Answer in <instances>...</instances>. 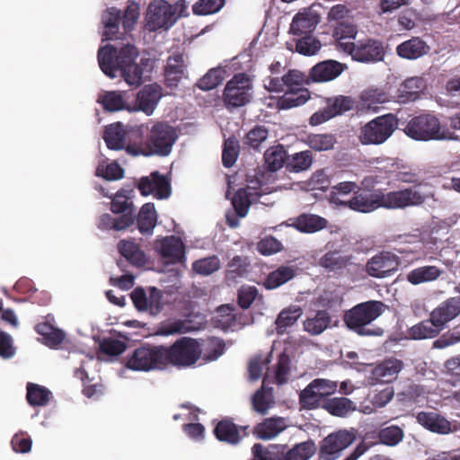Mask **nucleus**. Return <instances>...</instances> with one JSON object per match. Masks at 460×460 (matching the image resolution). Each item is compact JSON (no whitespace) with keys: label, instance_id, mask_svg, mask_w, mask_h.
<instances>
[{"label":"nucleus","instance_id":"nucleus-39","mask_svg":"<svg viewBox=\"0 0 460 460\" xmlns=\"http://www.w3.org/2000/svg\"><path fill=\"white\" fill-rule=\"evenodd\" d=\"M316 452V446L312 440L298 443L286 453L281 452V460H309Z\"/></svg>","mask_w":460,"mask_h":460},{"label":"nucleus","instance_id":"nucleus-52","mask_svg":"<svg viewBox=\"0 0 460 460\" xmlns=\"http://www.w3.org/2000/svg\"><path fill=\"white\" fill-rule=\"evenodd\" d=\"M403 430L396 425L381 429L377 433L379 442L388 447L398 445L403 439Z\"/></svg>","mask_w":460,"mask_h":460},{"label":"nucleus","instance_id":"nucleus-59","mask_svg":"<svg viewBox=\"0 0 460 460\" xmlns=\"http://www.w3.org/2000/svg\"><path fill=\"white\" fill-rule=\"evenodd\" d=\"M269 135V131L265 126L257 125L248 131L243 138V144L253 149H258L262 142H264Z\"/></svg>","mask_w":460,"mask_h":460},{"label":"nucleus","instance_id":"nucleus-53","mask_svg":"<svg viewBox=\"0 0 460 460\" xmlns=\"http://www.w3.org/2000/svg\"><path fill=\"white\" fill-rule=\"evenodd\" d=\"M348 260L339 251H330L319 260V265L329 271L341 270L346 267Z\"/></svg>","mask_w":460,"mask_h":460},{"label":"nucleus","instance_id":"nucleus-47","mask_svg":"<svg viewBox=\"0 0 460 460\" xmlns=\"http://www.w3.org/2000/svg\"><path fill=\"white\" fill-rule=\"evenodd\" d=\"M302 314L300 307L283 309L278 315L275 324L278 334H283L288 327L294 325Z\"/></svg>","mask_w":460,"mask_h":460},{"label":"nucleus","instance_id":"nucleus-51","mask_svg":"<svg viewBox=\"0 0 460 460\" xmlns=\"http://www.w3.org/2000/svg\"><path fill=\"white\" fill-rule=\"evenodd\" d=\"M357 188V184L353 181L340 182L332 188L330 192V199L335 204L346 206L349 199H345V197L351 192L354 193Z\"/></svg>","mask_w":460,"mask_h":460},{"label":"nucleus","instance_id":"nucleus-23","mask_svg":"<svg viewBox=\"0 0 460 460\" xmlns=\"http://www.w3.org/2000/svg\"><path fill=\"white\" fill-rule=\"evenodd\" d=\"M213 434L218 441L227 445L236 446L241 443L237 424L229 417H225L216 423Z\"/></svg>","mask_w":460,"mask_h":460},{"label":"nucleus","instance_id":"nucleus-55","mask_svg":"<svg viewBox=\"0 0 460 460\" xmlns=\"http://www.w3.org/2000/svg\"><path fill=\"white\" fill-rule=\"evenodd\" d=\"M220 260L217 255L208 256L195 261L192 263V270L199 275L208 276L218 270Z\"/></svg>","mask_w":460,"mask_h":460},{"label":"nucleus","instance_id":"nucleus-15","mask_svg":"<svg viewBox=\"0 0 460 460\" xmlns=\"http://www.w3.org/2000/svg\"><path fill=\"white\" fill-rule=\"evenodd\" d=\"M155 248L167 263H182L186 260L185 245L180 237L165 236L155 242Z\"/></svg>","mask_w":460,"mask_h":460},{"label":"nucleus","instance_id":"nucleus-19","mask_svg":"<svg viewBox=\"0 0 460 460\" xmlns=\"http://www.w3.org/2000/svg\"><path fill=\"white\" fill-rule=\"evenodd\" d=\"M162 88L155 84L145 85L137 94L135 110L153 114L162 97Z\"/></svg>","mask_w":460,"mask_h":460},{"label":"nucleus","instance_id":"nucleus-7","mask_svg":"<svg viewBox=\"0 0 460 460\" xmlns=\"http://www.w3.org/2000/svg\"><path fill=\"white\" fill-rule=\"evenodd\" d=\"M252 80L245 73L235 74L226 84L222 100L227 110L247 105L252 99Z\"/></svg>","mask_w":460,"mask_h":460},{"label":"nucleus","instance_id":"nucleus-5","mask_svg":"<svg viewBox=\"0 0 460 460\" xmlns=\"http://www.w3.org/2000/svg\"><path fill=\"white\" fill-rule=\"evenodd\" d=\"M165 346L144 344L134 349L125 366L134 371L148 372L167 367Z\"/></svg>","mask_w":460,"mask_h":460},{"label":"nucleus","instance_id":"nucleus-24","mask_svg":"<svg viewBox=\"0 0 460 460\" xmlns=\"http://www.w3.org/2000/svg\"><path fill=\"white\" fill-rule=\"evenodd\" d=\"M186 67L181 54L169 57L164 70L166 85L169 87H176L181 78L185 76Z\"/></svg>","mask_w":460,"mask_h":460},{"label":"nucleus","instance_id":"nucleus-25","mask_svg":"<svg viewBox=\"0 0 460 460\" xmlns=\"http://www.w3.org/2000/svg\"><path fill=\"white\" fill-rule=\"evenodd\" d=\"M296 277L294 266L281 265L270 271L262 282L267 290L276 289L288 283Z\"/></svg>","mask_w":460,"mask_h":460},{"label":"nucleus","instance_id":"nucleus-49","mask_svg":"<svg viewBox=\"0 0 460 460\" xmlns=\"http://www.w3.org/2000/svg\"><path fill=\"white\" fill-rule=\"evenodd\" d=\"M273 405L272 395L263 388L257 390L252 397V409L260 415H267Z\"/></svg>","mask_w":460,"mask_h":460},{"label":"nucleus","instance_id":"nucleus-62","mask_svg":"<svg viewBox=\"0 0 460 460\" xmlns=\"http://www.w3.org/2000/svg\"><path fill=\"white\" fill-rule=\"evenodd\" d=\"M225 0H199L192 6L198 15H208L218 12L225 4Z\"/></svg>","mask_w":460,"mask_h":460},{"label":"nucleus","instance_id":"nucleus-48","mask_svg":"<svg viewBox=\"0 0 460 460\" xmlns=\"http://www.w3.org/2000/svg\"><path fill=\"white\" fill-rule=\"evenodd\" d=\"M191 331L190 322L186 320H168L162 322L157 329V333L163 336L182 334Z\"/></svg>","mask_w":460,"mask_h":460},{"label":"nucleus","instance_id":"nucleus-22","mask_svg":"<svg viewBox=\"0 0 460 460\" xmlns=\"http://www.w3.org/2000/svg\"><path fill=\"white\" fill-rule=\"evenodd\" d=\"M416 420L420 425L430 432L445 435L451 431V423L437 412L420 411Z\"/></svg>","mask_w":460,"mask_h":460},{"label":"nucleus","instance_id":"nucleus-13","mask_svg":"<svg viewBox=\"0 0 460 460\" xmlns=\"http://www.w3.org/2000/svg\"><path fill=\"white\" fill-rule=\"evenodd\" d=\"M356 439L353 431L346 429L331 433L324 438L319 448V459L321 460H336L341 452L349 447Z\"/></svg>","mask_w":460,"mask_h":460},{"label":"nucleus","instance_id":"nucleus-21","mask_svg":"<svg viewBox=\"0 0 460 460\" xmlns=\"http://www.w3.org/2000/svg\"><path fill=\"white\" fill-rule=\"evenodd\" d=\"M429 50L430 47L420 37H411L396 47L397 55L408 60L418 59L427 55Z\"/></svg>","mask_w":460,"mask_h":460},{"label":"nucleus","instance_id":"nucleus-20","mask_svg":"<svg viewBox=\"0 0 460 460\" xmlns=\"http://www.w3.org/2000/svg\"><path fill=\"white\" fill-rule=\"evenodd\" d=\"M460 314V296H454L441 303L431 312V317L441 330L445 324Z\"/></svg>","mask_w":460,"mask_h":460},{"label":"nucleus","instance_id":"nucleus-1","mask_svg":"<svg viewBox=\"0 0 460 460\" xmlns=\"http://www.w3.org/2000/svg\"><path fill=\"white\" fill-rule=\"evenodd\" d=\"M138 56V50L133 45L127 44L117 49L108 44L99 49L98 63L102 71L110 78L117 77L119 72L128 84L139 86L152 71L153 65L150 58H141L138 63L136 62Z\"/></svg>","mask_w":460,"mask_h":460},{"label":"nucleus","instance_id":"nucleus-31","mask_svg":"<svg viewBox=\"0 0 460 460\" xmlns=\"http://www.w3.org/2000/svg\"><path fill=\"white\" fill-rule=\"evenodd\" d=\"M137 222V228L141 234H153L157 222V213L154 203L148 202L141 207Z\"/></svg>","mask_w":460,"mask_h":460},{"label":"nucleus","instance_id":"nucleus-3","mask_svg":"<svg viewBox=\"0 0 460 460\" xmlns=\"http://www.w3.org/2000/svg\"><path fill=\"white\" fill-rule=\"evenodd\" d=\"M386 305L378 300L359 303L347 310L343 315L346 327L362 337H380L385 331L379 326L368 327L386 309Z\"/></svg>","mask_w":460,"mask_h":460},{"label":"nucleus","instance_id":"nucleus-26","mask_svg":"<svg viewBox=\"0 0 460 460\" xmlns=\"http://www.w3.org/2000/svg\"><path fill=\"white\" fill-rule=\"evenodd\" d=\"M128 98V93L126 91H108L99 96L98 102L105 111L114 112L129 110L127 102Z\"/></svg>","mask_w":460,"mask_h":460},{"label":"nucleus","instance_id":"nucleus-38","mask_svg":"<svg viewBox=\"0 0 460 460\" xmlns=\"http://www.w3.org/2000/svg\"><path fill=\"white\" fill-rule=\"evenodd\" d=\"M332 317L326 310H319L314 317L304 323L305 330L312 335H319L331 326Z\"/></svg>","mask_w":460,"mask_h":460},{"label":"nucleus","instance_id":"nucleus-35","mask_svg":"<svg viewBox=\"0 0 460 460\" xmlns=\"http://www.w3.org/2000/svg\"><path fill=\"white\" fill-rule=\"evenodd\" d=\"M128 193V192L123 189L118 190L111 197L110 209L114 214L130 215L134 222L136 209Z\"/></svg>","mask_w":460,"mask_h":460},{"label":"nucleus","instance_id":"nucleus-18","mask_svg":"<svg viewBox=\"0 0 460 460\" xmlns=\"http://www.w3.org/2000/svg\"><path fill=\"white\" fill-rule=\"evenodd\" d=\"M288 427L284 417L274 416L266 418L257 423L252 429V435L261 440H270L283 432Z\"/></svg>","mask_w":460,"mask_h":460},{"label":"nucleus","instance_id":"nucleus-57","mask_svg":"<svg viewBox=\"0 0 460 460\" xmlns=\"http://www.w3.org/2000/svg\"><path fill=\"white\" fill-rule=\"evenodd\" d=\"M252 460H281L278 446L264 447L256 443L252 447Z\"/></svg>","mask_w":460,"mask_h":460},{"label":"nucleus","instance_id":"nucleus-34","mask_svg":"<svg viewBox=\"0 0 460 460\" xmlns=\"http://www.w3.org/2000/svg\"><path fill=\"white\" fill-rule=\"evenodd\" d=\"M119 252L132 265L142 267L146 264V259L145 253L139 246L132 242L121 240L118 243Z\"/></svg>","mask_w":460,"mask_h":460},{"label":"nucleus","instance_id":"nucleus-63","mask_svg":"<svg viewBox=\"0 0 460 460\" xmlns=\"http://www.w3.org/2000/svg\"><path fill=\"white\" fill-rule=\"evenodd\" d=\"M232 204L236 214L240 217H245L251 206V200L247 190L245 189H239L233 197Z\"/></svg>","mask_w":460,"mask_h":460},{"label":"nucleus","instance_id":"nucleus-46","mask_svg":"<svg viewBox=\"0 0 460 460\" xmlns=\"http://www.w3.org/2000/svg\"><path fill=\"white\" fill-rule=\"evenodd\" d=\"M316 26V21L308 14L297 13L292 20L290 31L295 35H309Z\"/></svg>","mask_w":460,"mask_h":460},{"label":"nucleus","instance_id":"nucleus-44","mask_svg":"<svg viewBox=\"0 0 460 460\" xmlns=\"http://www.w3.org/2000/svg\"><path fill=\"white\" fill-rule=\"evenodd\" d=\"M323 399L318 395L314 385L310 382L299 394V405L304 410H314L323 405Z\"/></svg>","mask_w":460,"mask_h":460},{"label":"nucleus","instance_id":"nucleus-61","mask_svg":"<svg viewBox=\"0 0 460 460\" xmlns=\"http://www.w3.org/2000/svg\"><path fill=\"white\" fill-rule=\"evenodd\" d=\"M322 44L320 40L312 35H305L296 40V50L305 56H312L318 52Z\"/></svg>","mask_w":460,"mask_h":460},{"label":"nucleus","instance_id":"nucleus-64","mask_svg":"<svg viewBox=\"0 0 460 460\" xmlns=\"http://www.w3.org/2000/svg\"><path fill=\"white\" fill-rule=\"evenodd\" d=\"M204 350L203 359L207 362L217 359L225 351V343L217 338H211L208 341Z\"/></svg>","mask_w":460,"mask_h":460},{"label":"nucleus","instance_id":"nucleus-50","mask_svg":"<svg viewBox=\"0 0 460 460\" xmlns=\"http://www.w3.org/2000/svg\"><path fill=\"white\" fill-rule=\"evenodd\" d=\"M337 140L333 134H309L306 144L315 151H328L333 148Z\"/></svg>","mask_w":460,"mask_h":460},{"label":"nucleus","instance_id":"nucleus-43","mask_svg":"<svg viewBox=\"0 0 460 460\" xmlns=\"http://www.w3.org/2000/svg\"><path fill=\"white\" fill-rule=\"evenodd\" d=\"M133 225V219L130 215H120L118 217H112L110 214H103L100 217L98 227L102 230L120 231Z\"/></svg>","mask_w":460,"mask_h":460},{"label":"nucleus","instance_id":"nucleus-9","mask_svg":"<svg viewBox=\"0 0 460 460\" xmlns=\"http://www.w3.org/2000/svg\"><path fill=\"white\" fill-rule=\"evenodd\" d=\"M341 49L350 55L353 60L365 64L381 62L385 59L386 53L385 43L375 38L341 43Z\"/></svg>","mask_w":460,"mask_h":460},{"label":"nucleus","instance_id":"nucleus-17","mask_svg":"<svg viewBox=\"0 0 460 460\" xmlns=\"http://www.w3.org/2000/svg\"><path fill=\"white\" fill-rule=\"evenodd\" d=\"M347 67L346 64L333 59L321 61L310 69L309 79L314 83L330 82L341 75Z\"/></svg>","mask_w":460,"mask_h":460},{"label":"nucleus","instance_id":"nucleus-60","mask_svg":"<svg viewBox=\"0 0 460 460\" xmlns=\"http://www.w3.org/2000/svg\"><path fill=\"white\" fill-rule=\"evenodd\" d=\"M420 83L418 78H409L403 82L400 88V98L402 102H414L420 96Z\"/></svg>","mask_w":460,"mask_h":460},{"label":"nucleus","instance_id":"nucleus-28","mask_svg":"<svg viewBox=\"0 0 460 460\" xmlns=\"http://www.w3.org/2000/svg\"><path fill=\"white\" fill-rule=\"evenodd\" d=\"M309 99L310 92L305 88L288 90L278 98L276 106L279 110H288L305 104Z\"/></svg>","mask_w":460,"mask_h":460},{"label":"nucleus","instance_id":"nucleus-29","mask_svg":"<svg viewBox=\"0 0 460 460\" xmlns=\"http://www.w3.org/2000/svg\"><path fill=\"white\" fill-rule=\"evenodd\" d=\"M322 408L333 416L343 418L355 411L357 405L347 397H333L324 400Z\"/></svg>","mask_w":460,"mask_h":460},{"label":"nucleus","instance_id":"nucleus-58","mask_svg":"<svg viewBox=\"0 0 460 460\" xmlns=\"http://www.w3.org/2000/svg\"><path fill=\"white\" fill-rule=\"evenodd\" d=\"M358 33L357 25L349 21H341L336 23L333 29L332 36L339 42L343 43L341 40L346 39H355Z\"/></svg>","mask_w":460,"mask_h":460},{"label":"nucleus","instance_id":"nucleus-37","mask_svg":"<svg viewBox=\"0 0 460 460\" xmlns=\"http://www.w3.org/2000/svg\"><path fill=\"white\" fill-rule=\"evenodd\" d=\"M38 334L43 337L44 343L49 348H57L65 340V332L49 323H40L35 326Z\"/></svg>","mask_w":460,"mask_h":460},{"label":"nucleus","instance_id":"nucleus-54","mask_svg":"<svg viewBox=\"0 0 460 460\" xmlns=\"http://www.w3.org/2000/svg\"><path fill=\"white\" fill-rule=\"evenodd\" d=\"M239 141L234 137H228L224 141L222 152V164L226 168L232 167L239 155Z\"/></svg>","mask_w":460,"mask_h":460},{"label":"nucleus","instance_id":"nucleus-10","mask_svg":"<svg viewBox=\"0 0 460 460\" xmlns=\"http://www.w3.org/2000/svg\"><path fill=\"white\" fill-rule=\"evenodd\" d=\"M398 127V119L393 113L378 116L360 129L359 140L363 145H382L391 137Z\"/></svg>","mask_w":460,"mask_h":460},{"label":"nucleus","instance_id":"nucleus-16","mask_svg":"<svg viewBox=\"0 0 460 460\" xmlns=\"http://www.w3.org/2000/svg\"><path fill=\"white\" fill-rule=\"evenodd\" d=\"M309 75L302 73L296 69H290L281 77L270 76L268 84L265 85L269 92L281 93L285 91V87L289 90H294L296 86H300L304 84H310Z\"/></svg>","mask_w":460,"mask_h":460},{"label":"nucleus","instance_id":"nucleus-8","mask_svg":"<svg viewBox=\"0 0 460 460\" xmlns=\"http://www.w3.org/2000/svg\"><path fill=\"white\" fill-rule=\"evenodd\" d=\"M183 9L181 2L173 4L165 0H155L149 4L146 13V28L150 31L170 29L181 16Z\"/></svg>","mask_w":460,"mask_h":460},{"label":"nucleus","instance_id":"nucleus-42","mask_svg":"<svg viewBox=\"0 0 460 460\" xmlns=\"http://www.w3.org/2000/svg\"><path fill=\"white\" fill-rule=\"evenodd\" d=\"M264 159L268 170L276 172L282 168L284 164L287 166L288 156L284 146L278 145L267 149L264 154Z\"/></svg>","mask_w":460,"mask_h":460},{"label":"nucleus","instance_id":"nucleus-6","mask_svg":"<svg viewBox=\"0 0 460 460\" xmlns=\"http://www.w3.org/2000/svg\"><path fill=\"white\" fill-rule=\"evenodd\" d=\"M167 366L187 368L194 366L201 358L203 348L200 342L191 337H181L171 346H165Z\"/></svg>","mask_w":460,"mask_h":460},{"label":"nucleus","instance_id":"nucleus-41","mask_svg":"<svg viewBox=\"0 0 460 460\" xmlns=\"http://www.w3.org/2000/svg\"><path fill=\"white\" fill-rule=\"evenodd\" d=\"M26 389V399L31 406H45L52 397V393L48 388L38 384L28 383Z\"/></svg>","mask_w":460,"mask_h":460},{"label":"nucleus","instance_id":"nucleus-11","mask_svg":"<svg viewBox=\"0 0 460 460\" xmlns=\"http://www.w3.org/2000/svg\"><path fill=\"white\" fill-rule=\"evenodd\" d=\"M177 138L176 129L172 126L165 122L155 123L146 140V147L148 152L145 155H169Z\"/></svg>","mask_w":460,"mask_h":460},{"label":"nucleus","instance_id":"nucleus-14","mask_svg":"<svg viewBox=\"0 0 460 460\" xmlns=\"http://www.w3.org/2000/svg\"><path fill=\"white\" fill-rule=\"evenodd\" d=\"M130 297L138 311L148 312L151 315H157L164 309V294L155 287H150L148 294L143 288L137 287L131 292Z\"/></svg>","mask_w":460,"mask_h":460},{"label":"nucleus","instance_id":"nucleus-32","mask_svg":"<svg viewBox=\"0 0 460 460\" xmlns=\"http://www.w3.org/2000/svg\"><path fill=\"white\" fill-rule=\"evenodd\" d=\"M327 223L325 218L318 215L302 214L295 219L293 226L301 233L312 234L325 228Z\"/></svg>","mask_w":460,"mask_h":460},{"label":"nucleus","instance_id":"nucleus-33","mask_svg":"<svg viewBox=\"0 0 460 460\" xmlns=\"http://www.w3.org/2000/svg\"><path fill=\"white\" fill-rule=\"evenodd\" d=\"M402 367L403 363L402 360L390 358L377 365L373 370V375L376 380L388 383L396 377Z\"/></svg>","mask_w":460,"mask_h":460},{"label":"nucleus","instance_id":"nucleus-12","mask_svg":"<svg viewBox=\"0 0 460 460\" xmlns=\"http://www.w3.org/2000/svg\"><path fill=\"white\" fill-rule=\"evenodd\" d=\"M401 259L390 251H381L372 256L365 264V272L371 278L385 279L399 269Z\"/></svg>","mask_w":460,"mask_h":460},{"label":"nucleus","instance_id":"nucleus-2","mask_svg":"<svg viewBox=\"0 0 460 460\" xmlns=\"http://www.w3.org/2000/svg\"><path fill=\"white\" fill-rule=\"evenodd\" d=\"M415 188H404L399 190L384 193L375 190L372 193L354 191L345 207L361 213H369L379 208L387 209H403L409 207L422 206L429 198Z\"/></svg>","mask_w":460,"mask_h":460},{"label":"nucleus","instance_id":"nucleus-30","mask_svg":"<svg viewBox=\"0 0 460 460\" xmlns=\"http://www.w3.org/2000/svg\"><path fill=\"white\" fill-rule=\"evenodd\" d=\"M443 270L434 265H425L411 270L407 274V281L412 285H420L425 282H432L437 280Z\"/></svg>","mask_w":460,"mask_h":460},{"label":"nucleus","instance_id":"nucleus-36","mask_svg":"<svg viewBox=\"0 0 460 460\" xmlns=\"http://www.w3.org/2000/svg\"><path fill=\"white\" fill-rule=\"evenodd\" d=\"M250 262L246 257L235 255L226 266L225 278L231 283H236L239 279L244 278L248 273Z\"/></svg>","mask_w":460,"mask_h":460},{"label":"nucleus","instance_id":"nucleus-40","mask_svg":"<svg viewBox=\"0 0 460 460\" xmlns=\"http://www.w3.org/2000/svg\"><path fill=\"white\" fill-rule=\"evenodd\" d=\"M441 331L440 327H437V323L432 317L429 320L422 321L408 331L409 336L413 340H424L436 337Z\"/></svg>","mask_w":460,"mask_h":460},{"label":"nucleus","instance_id":"nucleus-45","mask_svg":"<svg viewBox=\"0 0 460 460\" xmlns=\"http://www.w3.org/2000/svg\"><path fill=\"white\" fill-rule=\"evenodd\" d=\"M313 163V155L310 150H305L288 156L287 170L291 172H300L310 168Z\"/></svg>","mask_w":460,"mask_h":460},{"label":"nucleus","instance_id":"nucleus-27","mask_svg":"<svg viewBox=\"0 0 460 460\" xmlns=\"http://www.w3.org/2000/svg\"><path fill=\"white\" fill-rule=\"evenodd\" d=\"M127 131L120 122L110 124L105 127L103 140L111 150H123L125 147Z\"/></svg>","mask_w":460,"mask_h":460},{"label":"nucleus","instance_id":"nucleus-56","mask_svg":"<svg viewBox=\"0 0 460 460\" xmlns=\"http://www.w3.org/2000/svg\"><path fill=\"white\" fill-rule=\"evenodd\" d=\"M354 102L349 96L338 95L327 101L326 108L332 118L341 115L353 108Z\"/></svg>","mask_w":460,"mask_h":460},{"label":"nucleus","instance_id":"nucleus-4","mask_svg":"<svg viewBox=\"0 0 460 460\" xmlns=\"http://www.w3.org/2000/svg\"><path fill=\"white\" fill-rule=\"evenodd\" d=\"M403 132L416 141H458L459 136L443 125L432 112H422L413 116L406 124Z\"/></svg>","mask_w":460,"mask_h":460}]
</instances>
